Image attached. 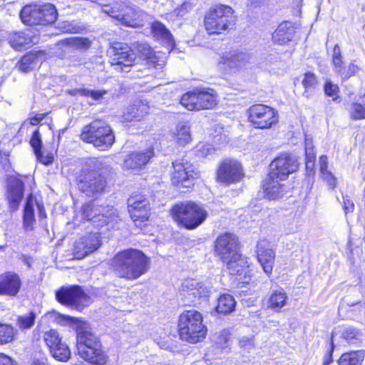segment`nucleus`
<instances>
[{"mask_svg":"<svg viewBox=\"0 0 365 365\" xmlns=\"http://www.w3.org/2000/svg\"><path fill=\"white\" fill-rule=\"evenodd\" d=\"M230 339V335L228 331L222 330L219 333L217 336H216L215 341L219 345L223 346H225Z\"/></svg>","mask_w":365,"mask_h":365,"instance_id":"nucleus-56","label":"nucleus"},{"mask_svg":"<svg viewBox=\"0 0 365 365\" xmlns=\"http://www.w3.org/2000/svg\"><path fill=\"white\" fill-rule=\"evenodd\" d=\"M101 244L98 233H90L76 242L73 249L74 256L77 259H82L97 250Z\"/></svg>","mask_w":365,"mask_h":365,"instance_id":"nucleus-22","label":"nucleus"},{"mask_svg":"<svg viewBox=\"0 0 365 365\" xmlns=\"http://www.w3.org/2000/svg\"><path fill=\"white\" fill-rule=\"evenodd\" d=\"M248 120L256 128L267 129L278 122L277 112L264 104H255L248 109Z\"/></svg>","mask_w":365,"mask_h":365,"instance_id":"nucleus-10","label":"nucleus"},{"mask_svg":"<svg viewBox=\"0 0 365 365\" xmlns=\"http://www.w3.org/2000/svg\"><path fill=\"white\" fill-rule=\"evenodd\" d=\"M79 355L84 360L96 365H104L108 361V356L102 350L101 343H98V346H93L86 351L80 348Z\"/></svg>","mask_w":365,"mask_h":365,"instance_id":"nucleus-29","label":"nucleus"},{"mask_svg":"<svg viewBox=\"0 0 365 365\" xmlns=\"http://www.w3.org/2000/svg\"><path fill=\"white\" fill-rule=\"evenodd\" d=\"M294 34L295 30L292 23L286 21L279 25L272 34V39L274 42L283 45L292 41Z\"/></svg>","mask_w":365,"mask_h":365,"instance_id":"nucleus-30","label":"nucleus"},{"mask_svg":"<svg viewBox=\"0 0 365 365\" xmlns=\"http://www.w3.org/2000/svg\"><path fill=\"white\" fill-rule=\"evenodd\" d=\"M37 61V55L33 53H29L24 55L21 61L18 63V68L24 72H29L32 70Z\"/></svg>","mask_w":365,"mask_h":365,"instance_id":"nucleus-41","label":"nucleus"},{"mask_svg":"<svg viewBox=\"0 0 365 365\" xmlns=\"http://www.w3.org/2000/svg\"><path fill=\"white\" fill-rule=\"evenodd\" d=\"M242 164L237 160L226 158L219 165L217 179L220 182H237L244 179Z\"/></svg>","mask_w":365,"mask_h":365,"instance_id":"nucleus-15","label":"nucleus"},{"mask_svg":"<svg viewBox=\"0 0 365 365\" xmlns=\"http://www.w3.org/2000/svg\"><path fill=\"white\" fill-rule=\"evenodd\" d=\"M343 209L346 215L349 212H353L354 210V202L349 200L347 196L343 197Z\"/></svg>","mask_w":365,"mask_h":365,"instance_id":"nucleus-57","label":"nucleus"},{"mask_svg":"<svg viewBox=\"0 0 365 365\" xmlns=\"http://www.w3.org/2000/svg\"><path fill=\"white\" fill-rule=\"evenodd\" d=\"M215 252L223 262L230 257H238L237 237L229 232L220 235L215 241Z\"/></svg>","mask_w":365,"mask_h":365,"instance_id":"nucleus-17","label":"nucleus"},{"mask_svg":"<svg viewBox=\"0 0 365 365\" xmlns=\"http://www.w3.org/2000/svg\"><path fill=\"white\" fill-rule=\"evenodd\" d=\"M173 220L187 230L198 227L207 217L208 213L201 205L193 202L175 204L170 210Z\"/></svg>","mask_w":365,"mask_h":365,"instance_id":"nucleus-3","label":"nucleus"},{"mask_svg":"<svg viewBox=\"0 0 365 365\" xmlns=\"http://www.w3.org/2000/svg\"><path fill=\"white\" fill-rule=\"evenodd\" d=\"M240 346L245 350H250L254 346V339L252 336H243L239 341Z\"/></svg>","mask_w":365,"mask_h":365,"instance_id":"nucleus-55","label":"nucleus"},{"mask_svg":"<svg viewBox=\"0 0 365 365\" xmlns=\"http://www.w3.org/2000/svg\"><path fill=\"white\" fill-rule=\"evenodd\" d=\"M148 111L149 106L147 103L136 101L126 108L123 117L126 122L140 121L148 113Z\"/></svg>","mask_w":365,"mask_h":365,"instance_id":"nucleus-28","label":"nucleus"},{"mask_svg":"<svg viewBox=\"0 0 365 365\" xmlns=\"http://www.w3.org/2000/svg\"><path fill=\"white\" fill-rule=\"evenodd\" d=\"M96 172L95 171H92L90 174H89V176L92 178H89L88 180L89 181H93V180H96L95 182H99V183H101L103 182V181H106V180H104L102 177H101V175L99 174L98 175V178L99 179L98 180H96Z\"/></svg>","mask_w":365,"mask_h":365,"instance_id":"nucleus-63","label":"nucleus"},{"mask_svg":"<svg viewBox=\"0 0 365 365\" xmlns=\"http://www.w3.org/2000/svg\"><path fill=\"white\" fill-rule=\"evenodd\" d=\"M364 359L363 351H354L343 354L338 361L339 365H361Z\"/></svg>","mask_w":365,"mask_h":365,"instance_id":"nucleus-36","label":"nucleus"},{"mask_svg":"<svg viewBox=\"0 0 365 365\" xmlns=\"http://www.w3.org/2000/svg\"><path fill=\"white\" fill-rule=\"evenodd\" d=\"M131 48L134 53H136L144 57L150 66L160 70L165 65L164 58L158 56L148 43L144 41L135 42L132 44Z\"/></svg>","mask_w":365,"mask_h":365,"instance_id":"nucleus-23","label":"nucleus"},{"mask_svg":"<svg viewBox=\"0 0 365 365\" xmlns=\"http://www.w3.org/2000/svg\"><path fill=\"white\" fill-rule=\"evenodd\" d=\"M332 63L336 73L343 72L344 62L342 61L341 49L338 44L335 45L333 49Z\"/></svg>","mask_w":365,"mask_h":365,"instance_id":"nucleus-48","label":"nucleus"},{"mask_svg":"<svg viewBox=\"0 0 365 365\" xmlns=\"http://www.w3.org/2000/svg\"><path fill=\"white\" fill-rule=\"evenodd\" d=\"M256 252L264 272L268 275L271 274L274 264L275 252L269 247L267 241L260 240L257 245Z\"/></svg>","mask_w":365,"mask_h":365,"instance_id":"nucleus-25","label":"nucleus"},{"mask_svg":"<svg viewBox=\"0 0 365 365\" xmlns=\"http://www.w3.org/2000/svg\"><path fill=\"white\" fill-rule=\"evenodd\" d=\"M43 339L52 356L58 361H66L71 356L68 345L62 341L59 333L53 329L46 331Z\"/></svg>","mask_w":365,"mask_h":365,"instance_id":"nucleus-16","label":"nucleus"},{"mask_svg":"<svg viewBox=\"0 0 365 365\" xmlns=\"http://www.w3.org/2000/svg\"><path fill=\"white\" fill-rule=\"evenodd\" d=\"M103 11L122 24L133 28L138 26L137 20L142 16V11L138 7L125 2L118 3L113 6H106Z\"/></svg>","mask_w":365,"mask_h":365,"instance_id":"nucleus-9","label":"nucleus"},{"mask_svg":"<svg viewBox=\"0 0 365 365\" xmlns=\"http://www.w3.org/2000/svg\"><path fill=\"white\" fill-rule=\"evenodd\" d=\"M252 56L247 52L232 50L225 52L219 61V65L231 72H237L250 63Z\"/></svg>","mask_w":365,"mask_h":365,"instance_id":"nucleus-18","label":"nucleus"},{"mask_svg":"<svg viewBox=\"0 0 365 365\" xmlns=\"http://www.w3.org/2000/svg\"><path fill=\"white\" fill-rule=\"evenodd\" d=\"M334 344L333 341L331 342V347L329 353L324 356L323 365H329L332 361V353L334 351Z\"/></svg>","mask_w":365,"mask_h":365,"instance_id":"nucleus-60","label":"nucleus"},{"mask_svg":"<svg viewBox=\"0 0 365 365\" xmlns=\"http://www.w3.org/2000/svg\"><path fill=\"white\" fill-rule=\"evenodd\" d=\"M202 322V315L200 312L195 309L183 312L178 319L180 338L182 341L192 344L202 341L207 331Z\"/></svg>","mask_w":365,"mask_h":365,"instance_id":"nucleus-2","label":"nucleus"},{"mask_svg":"<svg viewBox=\"0 0 365 365\" xmlns=\"http://www.w3.org/2000/svg\"><path fill=\"white\" fill-rule=\"evenodd\" d=\"M34 201L35 198L32 194H30L27 198L24 209V227L26 230H32L35 223L34 217Z\"/></svg>","mask_w":365,"mask_h":365,"instance_id":"nucleus-35","label":"nucleus"},{"mask_svg":"<svg viewBox=\"0 0 365 365\" xmlns=\"http://www.w3.org/2000/svg\"><path fill=\"white\" fill-rule=\"evenodd\" d=\"M230 274L238 276V280L247 283L250 279V269L246 257L238 252V257H230L225 260Z\"/></svg>","mask_w":365,"mask_h":365,"instance_id":"nucleus-24","label":"nucleus"},{"mask_svg":"<svg viewBox=\"0 0 365 365\" xmlns=\"http://www.w3.org/2000/svg\"><path fill=\"white\" fill-rule=\"evenodd\" d=\"M57 17V10L51 4L42 6L26 5L20 12L22 22L27 25L51 24L56 21Z\"/></svg>","mask_w":365,"mask_h":365,"instance_id":"nucleus-6","label":"nucleus"},{"mask_svg":"<svg viewBox=\"0 0 365 365\" xmlns=\"http://www.w3.org/2000/svg\"><path fill=\"white\" fill-rule=\"evenodd\" d=\"M24 192V184H9L7 187V199L11 212L19 209Z\"/></svg>","mask_w":365,"mask_h":365,"instance_id":"nucleus-31","label":"nucleus"},{"mask_svg":"<svg viewBox=\"0 0 365 365\" xmlns=\"http://www.w3.org/2000/svg\"><path fill=\"white\" fill-rule=\"evenodd\" d=\"M115 210L113 207H103L94 203L83 205L82 216L83 219L91 221L97 227L108 224L115 217Z\"/></svg>","mask_w":365,"mask_h":365,"instance_id":"nucleus-14","label":"nucleus"},{"mask_svg":"<svg viewBox=\"0 0 365 365\" xmlns=\"http://www.w3.org/2000/svg\"><path fill=\"white\" fill-rule=\"evenodd\" d=\"M79 189L86 194V196L95 197L103 190V184H79Z\"/></svg>","mask_w":365,"mask_h":365,"instance_id":"nucleus-46","label":"nucleus"},{"mask_svg":"<svg viewBox=\"0 0 365 365\" xmlns=\"http://www.w3.org/2000/svg\"><path fill=\"white\" fill-rule=\"evenodd\" d=\"M180 103L188 110L212 108L217 104V96L213 89H200L184 94Z\"/></svg>","mask_w":365,"mask_h":365,"instance_id":"nucleus-7","label":"nucleus"},{"mask_svg":"<svg viewBox=\"0 0 365 365\" xmlns=\"http://www.w3.org/2000/svg\"><path fill=\"white\" fill-rule=\"evenodd\" d=\"M30 144L34 149V153H38L41 150L42 141L38 130L34 132L30 140Z\"/></svg>","mask_w":365,"mask_h":365,"instance_id":"nucleus-50","label":"nucleus"},{"mask_svg":"<svg viewBox=\"0 0 365 365\" xmlns=\"http://www.w3.org/2000/svg\"><path fill=\"white\" fill-rule=\"evenodd\" d=\"M81 138L92 143L100 150L109 149L115 141V136L110 127L100 121H95L86 125L81 132Z\"/></svg>","mask_w":365,"mask_h":365,"instance_id":"nucleus-4","label":"nucleus"},{"mask_svg":"<svg viewBox=\"0 0 365 365\" xmlns=\"http://www.w3.org/2000/svg\"><path fill=\"white\" fill-rule=\"evenodd\" d=\"M173 168L172 182L202 180L200 171L185 159H178L173 162Z\"/></svg>","mask_w":365,"mask_h":365,"instance_id":"nucleus-19","label":"nucleus"},{"mask_svg":"<svg viewBox=\"0 0 365 365\" xmlns=\"http://www.w3.org/2000/svg\"><path fill=\"white\" fill-rule=\"evenodd\" d=\"M298 168L297 160L292 155L283 153L274 158L269 165V180L273 182L284 181L289 174L294 173Z\"/></svg>","mask_w":365,"mask_h":365,"instance_id":"nucleus-8","label":"nucleus"},{"mask_svg":"<svg viewBox=\"0 0 365 365\" xmlns=\"http://www.w3.org/2000/svg\"><path fill=\"white\" fill-rule=\"evenodd\" d=\"M233 9L226 5L220 4L210 9L205 16V27L210 34H220L235 23Z\"/></svg>","mask_w":365,"mask_h":365,"instance_id":"nucleus-5","label":"nucleus"},{"mask_svg":"<svg viewBox=\"0 0 365 365\" xmlns=\"http://www.w3.org/2000/svg\"><path fill=\"white\" fill-rule=\"evenodd\" d=\"M128 211L134 222H145L148 220L150 215L149 202L141 195L135 193L128 199Z\"/></svg>","mask_w":365,"mask_h":365,"instance_id":"nucleus-20","label":"nucleus"},{"mask_svg":"<svg viewBox=\"0 0 365 365\" xmlns=\"http://www.w3.org/2000/svg\"><path fill=\"white\" fill-rule=\"evenodd\" d=\"M151 34L157 40L168 43L169 46L174 44L173 36L170 30L159 21H155L151 24Z\"/></svg>","mask_w":365,"mask_h":365,"instance_id":"nucleus-32","label":"nucleus"},{"mask_svg":"<svg viewBox=\"0 0 365 365\" xmlns=\"http://www.w3.org/2000/svg\"><path fill=\"white\" fill-rule=\"evenodd\" d=\"M347 110L352 120L365 119V94L362 97V103L352 102L348 105Z\"/></svg>","mask_w":365,"mask_h":365,"instance_id":"nucleus-39","label":"nucleus"},{"mask_svg":"<svg viewBox=\"0 0 365 365\" xmlns=\"http://www.w3.org/2000/svg\"><path fill=\"white\" fill-rule=\"evenodd\" d=\"M35 155L38 161L46 165L51 164L53 161V155L51 153L45 154L44 151L41 150L38 153H35Z\"/></svg>","mask_w":365,"mask_h":365,"instance_id":"nucleus-52","label":"nucleus"},{"mask_svg":"<svg viewBox=\"0 0 365 365\" xmlns=\"http://www.w3.org/2000/svg\"><path fill=\"white\" fill-rule=\"evenodd\" d=\"M328 159L325 155H322L319 158L320 170L322 173L324 174L327 170Z\"/></svg>","mask_w":365,"mask_h":365,"instance_id":"nucleus-61","label":"nucleus"},{"mask_svg":"<svg viewBox=\"0 0 365 365\" xmlns=\"http://www.w3.org/2000/svg\"><path fill=\"white\" fill-rule=\"evenodd\" d=\"M71 96H90L94 100L100 99L105 93V91H91L86 88H74L67 91Z\"/></svg>","mask_w":365,"mask_h":365,"instance_id":"nucleus-44","label":"nucleus"},{"mask_svg":"<svg viewBox=\"0 0 365 365\" xmlns=\"http://www.w3.org/2000/svg\"><path fill=\"white\" fill-rule=\"evenodd\" d=\"M56 298L61 304L74 306L77 309H82L91 303L90 297L78 285L61 288L56 292Z\"/></svg>","mask_w":365,"mask_h":365,"instance_id":"nucleus-13","label":"nucleus"},{"mask_svg":"<svg viewBox=\"0 0 365 365\" xmlns=\"http://www.w3.org/2000/svg\"><path fill=\"white\" fill-rule=\"evenodd\" d=\"M60 323H69L76 325L77 349L82 348L84 351L93 346H98L100 341L91 331V327L86 322L68 316H59Z\"/></svg>","mask_w":365,"mask_h":365,"instance_id":"nucleus-11","label":"nucleus"},{"mask_svg":"<svg viewBox=\"0 0 365 365\" xmlns=\"http://www.w3.org/2000/svg\"><path fill=\"white\" fill-rule=\"evenodd\" d=\"M150 259L143 252L129 249L117 254L113 260L117 274L128 279H135L150 268Z\"/></svg>","mask_w":365,"mask_h":365,"instance_id":"nucleus-1","label":"nucleus"},{"mask_svg":"<svg viewBox=\"0 0 365 365\" xmlns=\"http://www.w3.org/2000/svg\"><path fill=\"white\" fill-rule=\"evenodd\" d=\"M60 28L65 33H78L80 29L73 21H63L61 24Z\"/></svg>","mask_w":365,"mask_h":365,"instance_id":"nucleus-53","label":"nucleus"},{"mask_svg":"<svg viewBox=\"0 0 365 365\" xmlns=\"http://www.w3.org/2000/svg\"><path fill=\"white\" fill-rule=\"evenodd\" d=\"M284 195V187L282 184H263L262 190L258 192L259 197L269 200H277Z\"/></svg>","mask_w":365,"mask_h":365,"instance_id":"nucleus-34","label":"nucleus"},{"mask_svg":"<svg viewBox=\"0 0 365 365\" xmlns=\"http://www.w3.org/2000/svg\"><path fill=\"white\" fill-rule=\"evenodd\" d=\"M65 43L76 49H87L91 46V41L87 38L72 37L66 38Z\"/></svg>","mask_w":365,"mask_h":365,"instance_id":"nucleus-47","label":"nucleus"},{"mask_svg":"<svg viewBox=\"0 0 365 365\" xmlns=\"http://www.w3.org/2000/svg\"><path fill=\"white\" fill-rule=\"evenodd\" d=\"M153 156V148H150L143 153H133L125 158L123 167L128 170L140 169L149 162Z\"/></svg>","mask_w":365,"mask_h":365,"instance_id":"nucleus-27","label":"nucleus"},{"mask_svg":"<svg viewBox=\"0 0 365 365\" xmlns=\"http://www.w3.org/2000/svg\"><path fill=\"white\" fill-rule=\"evenodd\" d=\"M108 53L111 65L119 72H128L126 69L132 66L135 60V53L132 48L123 43H113Z\"/></svg>","mask_w":365,"mask_h":365,"instance_id":"nucleus-12","label":"nucleus"},{"mask_svg":"<svg viewBox=\"0 0 365 365\" xmlns=\"http://www.w3.org/2000/svg\"><path fill=\"white\" fill-rule=\"evenodd\" d=\"M339 88L337 85L333 84L331 81H327L324 85L325 94L330 96L334 97L337 96Z\"/></svg>","mask_w":365,"mask_h":365,"instance_id":"nucleus-54","label":"nucleus"},{"mask_svg":"<svg viewBox=\"0 0 365 365\" xmlns=\"http://www.w3.org/2000/svg\"><path fill=\"white\" fill-rule=\"evenodd\" d=\"M359 71V68L358 66L354 64V63L351 62L348 68L346 69L344 66V71L342 73H338V74L344 79H348L352 76H354L356 73H358Z\"/></svg>","mask_w":365,"mask_h":365,"instance_id":"nucleus-51","label":"nucleus"},{"mask_svg":"<svg viewBox=\"0 0 365 365\" xmlns=\"http://www.w3.org/2000/svg\"><path fill=\"white\" fill-rule=\"evenodd\" d=\"M36 318V314L34 312H30L26 314L19 316L16 321V326L21 331L31 329Z\"/></svg>","mask_w":365,"mask_h":365,"instance_id":"nucleus-43","label":"nucleus"},{"mask_svg":"<svg viewBox=\"0 0 365 365\" xmlns=\"http://www.w3.org/2000/svg\"><path fill=\"white\" fill-rule=\"evenodd\" d=\"M213 148L210 145H203L197 150L200 156H206L212 153Z\"/></svg>","mask_w":365,"mask_h":365,"instance_id":"nucleus-58","label":"nucleus"},{"mask_svg":"<svg viewBox=\"0 0 365 365\" xmlns=\"http://www.w3.org/2000/svg\"><path fill=\"white\" fill-rule=\"evenodd\" d=\"M235 307V301L230 294H224L218 299L216 311L219 313L228 314L232 312Z\"/></svg>","mask_w":365,"mask_h":365,"instance_id":"nucleus-37","label":"nucleus"},{"mask_svg":"<svg viewBox=\"0 0 365 365\" xmlns=\"http://www.w3.org/2000/svg\"><path fill=\"white\" fill-rule=\"evenodd\" d=\"M21 287L19 276L14 272L0 274V294L16 296Z\"/></svg>","mask_w":365,"mask_h":365,"instance_id":"nucleus-26","label":"nucleus"},{"mask_svg":"<svg viewBox=\"0 0 365 365\" xmlns=\"http://www.w3.org/2000/svg\"><path fill=\"white\" fill-rule=\"evenodd\" d=\"M306 160H315L316 156L314 147H308L305 150Z\"/></svg>","mask_w":365,"mask_h":365,"instance_id":"nucleus-62","label":"nucleus"},{"mask_svg":"<svg viewBox=\"0 0 365 365\" xmlns=\"http://www.w3.org/2000/svg\"><path fill=\"white\" fill-rule=\"evenodd\" d=\"M9 43L14 49L21 50L30 43V38L23 32L14 33L10 36Z\"/></svg>","mask_w":365,"mask_h":365,"instance_id":"nucleus-42","label":"nucleus"},{"mask_svg":"<svg viewBox=\"0 0 365 365\" xmlns=\"http://www.w3.org/2000/svg\"><path fill=\"white\" fill-rule=\"evenodd\" d=\"M34 205H36L38 209V211H39V217H41V218H43V217H46V212H45V210H44V207H43V205L38 203L37 202V200L35 199V201H34Z\"/></svg>","mask_w":365,"mask_h":365,"instance_id":"nucleus-64","label":"nucleus"},{"mask_svg":"<svg viewBox=\"0 0 365 365\" xmlns=\"http://www.w3.org/2000/svg\"><path fill=\"white\" fill-rule=\"evenodd\" d=\"M14 329L11 325L0 324V344H5L13 341Z\"/></svg>","mask_w":365,"mask_h":365,"instance_id":"nucleus-45","label":"nucleus"},{"mask_svg":"<svg viewBox=\"0 0 365 365\" xmlns=\"http://www.w3.org/2000/svg\"><path fill=\"white\" fill-rule=\"evenodd\" d=\"M359 331L353 327H348L343 331V338L349 344H355L359 339Z\"/></svg>","mask_w":365,"mask_h":365,"instance_id":"nucleus-49","label":"nucleus"},{"mask_svg":"<svg viewBox=\"0 0 365 365\" xmlns=\"http://www.w3.org/2000/svg\"><path fill=\"white\" fill-rule=\"evenodd\" d=\"M209 294L208 287L196 279H187L182 284L180 295L186 299L187 303L195 304L200 299L207 297Z\"/></svg>","mask_w":365,"mask_h":365,"instance_id":"nucleus-21","label":"nucleus"},{"mask_svg":"<svg viewBox=\"0 0 365 365\" xmlns=\"http://www.w3.org/2000/svg\"><path fill=\"white\" fill-rule=\"evenodd\" d=\"M287 303L288 295L283 289L280 288L271 293L268 299V308L275 312H280Z\"/></svg>","mask_w":365,"mask_h":365,"instance_id":"nucleus-33","label":"nucleus"},{"mask_svg":"<svg viewBox=\"0 0 365 365\" xmlns=\"http://www.w3.org/2000/svg\"><path fill=\"white\" fill-rule=\"evenodd\" d=\"M0 365H16L14 360L4 354H0Z\"/></svg>","mask_w":365,"mask_h":365,"instance_id":"nucleus-59","label":"nucleus"},{"mask_svg":"<svg viewBox=\"0 0 365 365\" xmlns=\"http://www.w3.org/2000/svg\"><path fill=\"white\" fill-rule=\"evenodd\" d=\"M302 83L304 88L303 96L308 98L315 91L318 86V81L314 73L307 72L304 76Z\"/></svg>","mask_w":365,"mask_h":365,"instance_id":"nucleus-38","label":"nucleus"},{"mask_svg":"<svg viewBox=\"0 0 365 365\" xmlns=\"http://www.w3.org/2000/svg\"><path fill=\"white\" fill-rule=\"evenodd\" d=\"M174 135L176 143L181 146H185L191 140L190 128L185 123H180L176 126Z\"/></svg>","mask_w":365,"mask_h":365,"instance_id":"nucleus-40","label":"nucleus"}]
</instances>
